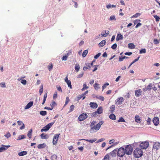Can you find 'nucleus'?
<instances>
[{"label":"nucleus","mask_w":160,"mask_h":160,"mask_svg":"<svg viewBox=\"0 0 160 160\" xmlns=\"http://www.w3.org/2000/svg\"><path fill=\"white\" fill-rule=\"evenodd\" d=\"M103 123V121H101L95 126L91 127L90 131L91 133H93L97 132L100 128L101 125Z\"/></svg>","instance_id":"nucleus-1"},{"label":"nucleus","mask_w":160,"mask_h":160,"mask_svg":"<svg viewBox=\"0 0 160 160\" xmlns=\"http://www.w3.org/2000/svg\"><path fill=\"white\" fill-rule=\"evenodd\" d=\"M133 153L135 157L139 158L142 156L143 152L142 150L139 148H137L134 150Z\"/></svg>","instance_id":"nucleus-2"},{"label":"nucleus","mask_w":160,"mask_h":160,"mask_svg":"<svg viewBox=\"0 0 160 160\" xmlns=\"http://www.w3.org/2000/svg\"><path fill=\"white\" fill-rule=\"evenodd\" d=\"M132 148L130 145H128L125 148V152L127 155H129L131 154L132 153Z\"/></svg>","instance_id":"nucleus-3"},{"label":"nucleus","mask_w":160,"mask_h":160,"mask_svg":"<svg viewBox=\"0 0 160 160\" xmlns=\"http://www.w3.org/2000/svg\"><path fill=\"white\" fill-rule=\"evenodd\" d=\"M117 155L120 157H123L125 154L124 148L121 147L119 148L117 151Z\"/></svg>","instance_id":"nucleus-4"},{"label":"nucleus","mask_w":160,"mask_h":160,"mask_svg":"<svg viewBox=\"0 0 160 160\" xmlns=\"http://www.w3.org/2000/svg\"><path fill=\"white\" fill-rule=\"evenodd\" d=\"M149 143L147 141L142 142L140 144V147L141 149H145L148 147Z\"/></svg>","instance_id":"nucleus-5"},{"label":"nucleus","mask_w":160,"mask_h":160,"mask_svg":"<svg viewBox=\"0 0 160 160\" xmlns=\"http://www.w3.org/2000/svg\"><path fill=\"white\" fill-rule=\"evenodd\" d=\"M88 118V115L87 114L83 113L79 115L78 118V120L79 121H83Z\"/></svg>","instance_id":"nucleus-6"},{"label":"nucleus","mask_w":160,"mask_h":160,"mask_svg":"<svg viewBox=\"0 0 160 160\" xmlns=\"http://www.w3.org/2000/svg\"><path fill=\"white\" fill-rule=\"evenodd\" d=\"M124 99L122 97L118 98L116 100V104L117 105H120L122 104L124 101Z\"/></svg>","instance_id":"nucleus-7"},{"label":"nucleus","mask_w":160,"mask_h":160,"mask_svg":"<svg viewBox=\"0 0 160 160\" xmlns=\"http://www.w3.org/2000/svg\"><path fill=\"white\" fill-rule=\"evenodd\" d=\"M54 122H52L50 123L45 126L44 128L45 129V132L47 131L54 124Z\"/></svg>","instance_id":"nucleus-8"},{"label":"nucleus","mask_w":160,"mask_h":160,"mask_svg":"<svg viewBox=\"0 0 160 160\" xmlns=\"http://www.w3.org/2000/svg\"><path fill=\"white\" fill-rule=\"evenodd\" d=\"M60 135V134H56L53 137L52 142L54 145L56 144L57 143L58 139Z\"/></svg>","instance_id":"nucleus-9"},{"label":"nucleus","mask_w":160,"mask_h":160,"mask_svg":"<svg viewBox=\"0 0 160 160\" xmlns=\"http://www.w3.org/2000/svg\"><path fill=\"white\" fill-rule=\"evenodd\" d=\"M152 122L155 126H157L159 123V119L158 117H155L153 118L152 120Z\"/></svg>","instance_id":"nucleus-10"},{"label":"nucleus","mask_w":160,"mask_h":160,"mask_svg":"<svg viewBox=\"0 0 160 160\" xmlns=\"http://www.w3.org/2000/svg\"><path fill=\"white\" fill-rule=\"evenodd\" d=\"M153 148L156 149V150H158L160 148V143L158 142H154L153 146Z\"/></svg>","instance_id":"nucleus-11"},{"label":"nucleus","mask_w":160,"mask_h":160,"mask_svg":"<svg viewBox=\"0 0 160 160\" xmlns=\"http://www.w3.org/2000/svg\"><path fill=\"white\" fill-rule=\"evenodd\" d=\"M10 145H2L1 147L0 148V152H2L6 150L8 148L10 147Z\"/></svg>","instance_id":"nucleus-12"},{"label":"nucleus","mask_w":160,"mask_h":160,"mask_svg":"<svg viewBox=\"0 0 160 160\" xmlns=\"http://www.w3.org/2000/svg\"><path fill=\"white\" fill-rule=\"evenodd\" d=\"M65 82L67 83L68 85V87L70 88H72V86L71 85V82L70 80H68V76L65 78Z\"/></svg>","instance_id":"nucleus-13"},{"label":"nucleus","mask_w":160,"mask_h":160,"mask_svg":"<svg viewBox=\"0 0 160 160\" xmlns=\"http://www.w3.org/2000/svg\"><path fill=\"white\" fill-rule=\"evenodd\" d=\"M72 52L71 51H69L68 52L65 56H64L62 58V60L66 61L67 60L68 57L71 54Z\"/></svg>","instance_id":"nucleus-14"},{"label":"nucleus","mask_w":160,"mask_h":160,"mask_svg":"<svg viewBox=\"0 0 160 160\" xmlns=\"http://www.w3.org/2000/svg\"><path fill=\"white\" fill-rule=\"evenodd\" d=\"M103 112V109L101 107H99L98 109H97V110L95 112H94L93 113H95L94 115H95L96 113H98L99 114H101Z\"/></svg>","instance_id":"nucleus-15"},{"label":"nucleus","mask_w":160,"mask_h":160,"mask_svg":"<svg viewBox=\"0 0 160 160\" xmlns=\"http://www.w3.org/2000/svg\"><path fill=\"white\" fill-rule=\"evenodd\" d=\"M142 91L140 89H139L135 91V95L137 97H139L142 93Z\"/></svg>","instance_id":"nucleus-16"},{"label":"nucleus","mask_w":160,"mask_h":160,"mask_svg":"<svg viewBox=\"0 0 160 160\" xmlns=\"http://www.w3.org/2000/svg\"><path fill=\"white\" fill-rule=\"evenodd\" d=\"M90 107L92 108H96L98 107V104L96 103L91 102L90 103Z\"/></svg>","instance_id":"nucleus-17"},{"label":"nucleus","mask_w":160,"mask_h":160,"mask_svg":"<svg viewBox=\"0 0 160 160\" xmlns=\"http://www.w3.org/2000/svg\"><path fill=\"white\" fill-rule=\"evenodd\" d=\"M123 39L122 35L120 33L118 34L117 35L116 40L117 41H118Z\"/></svg>","instance_id":"nucleus-18"},{"label":"nucleus","mask_w":160,"mask_h":160,"mask_svg":"<svg viewBox=\"0 0 160 160\" xmlns=\"http://www.w3.org/2000/svg\"><path fill=\"white\" fill-rule=\"evenodd\" d=\"M33 102L32 101H31L29 102L27 105L25 107V109H28L31 107L33 105Z\"/></svg>","instance_id":"nucleus-19"},{"label":"nucleus","mask_w":160,"mask_h":160,"mask_svg":"<svg viewBox=\"0 0 160 160\" xmlns=\"http://www.w3.org/2000/svg\"><path fill=\"white\" fill-rule=\"evenodd\" d=\"M117 152V149H115L110 153V154L112 157H115Z\"/></svg>","instance_id":"nucleus-20"},{"label":"nucleus","mask_w":160,"mask_h":160,"mask_svg":"<svg viewBox=\"0 0 160 160\" xmlns=\"http://www.w3.org/2000/svg\"><path fill=\"white\" fill-rule=\"evenodd\" d=\"M109 32L108 31L106 32V30H103L102 31L101 33L102 37H106L108 34Z\"/></svg>","instance_id":"nucleus-21"},{"label":"nucleus","mask_w":160,"mask_h":160,"mask_svg":"<svg viewBox=\"0 0 160 160\" xmlns=\"http://www.w3.org/2000/svg\"><path fill=\"white\" fill-rule=\"evenodd\" d=\"M97 140V139L96 138H94V139H92V140L85 139H79V140L81 141V140H84L87 141L88 142H90L91 143H93V142H95Z\"/></svg>","instance_id":"nucleus-22"},{"label":"nucleus","mask_w":160,"mask_h":160,"mask_svg":"<svg viewBox=\"0 0 160 160\" xmlns=\"http://www.w3.org/2000/svg\"><path fill=\"white\" fill-rule=\"evenodd\" d=\"M115 107L114 105H112L110 108L109 111L111 113H113L115 110Z\"/></svg>","instance_id":"nucleus-23"},{"label":"nucleus","mask_w":160,"mask_h":160,"mask_svg":"<svg viewBox=\"0 0 160 160\" xmlns=\"http://www.w3.org/2000/svg\"><path fill=\"white\" fill-rule=\"evenodd\" d=\"M135 121L137 123H140L141 122V120L140 117L138 115H136L135 117Z\"/></svg>","instance_id":"nucleus-24"},{"label":"nucleus","mask_w":160,"mask_h":160,"mask_svg":"<svg viewBox=\"0 0 160 160\" xmlns=\"http://www.w3.org/2000/svg\"><path fill=\"white\" fill-rule=\"evenodd\" d=\"M46 146V145L45 144L43 143L42 144H38L37 146V147L39 149L43 148L45 147Z\"/></svg>","instance_id":"nucleus-25"},{"label":"nucleus","mask_w":160,"mask_h":160,"mask_svg":"<svg viewBox=\"0 0 160 160\" xmlns=\"http://www.w3.org/2000/svg\"><path fill=\"white\" fill-rule=\"evenodd\" d=\"M27 154V152L26 151H23L22 152H19L18 155L19 156H22L25 155Z\"/></svg>","instance_id":"nucleus-26"},{"label":"nucleus","mask_w":160,"mask_h":160,"mask_svg":"<svg viewBox=\"0 0 160 160\" xmlns=\"http://www.w3.org/2000/svg\"><path fill=\"white\" fill-rule=\"evenodd\" d=\"M40 136H41V138L42 139H47L48 138V135H47V134H45L44 133H42L40 135Z\"/></svg>","instance_id":"nucleus-27"},{"label":"nucleus","mask_w":160,"mask_h":160,"mask_svg":"<svg viewBox=\"0 0 160 160\" xmlns=\"http://www.w3.org/2000/svg\"><path fill=\"white\" fill-rule=\"evenodd\" d=\"M80 68L79 64L78 63L76 64L75 66V69L77 72H78Z\"/></svg>","instance_id":"nucleus-28"},{"label":"nucleus","mask_w":160,"mask_h":160,"mask_svg":"<svg viewBox=\"0 0 160 160\" xmlns=\"http://www.w3.org/2000/svg\"><path fill=\"white\" fill-rule=\"evenodd\" d=\"M128 48L130 49H134L135 48V45L132 43H130L128 44Z\"/></svg>","instance_id":"nucleus-29"},{"label":"nucleus","mask_w":160,"mask_h":160,"mask_svg":"<svg viewBox=\"0 0 160 160\" xmlns=\"http://www.w3.org/2000/svg\"><path fill=\"white\" fill-rule=\"evenodd\" d=\"M110 118L113 120H115L116 119V116L113 113H111L109 116V117Z\"/></svg>","instance_id":"nucleus-30"},{"label":"nucleus","mask_w":160,"mask_h":160,"mask_svg":"<svg viewBox=\"0 0 160 160\" xmlns=\"http://www.w3.org/2000/svg\"><path fill=\"white\" fill-rule=\"evenodd\" d=\"M106 43V41L104 40H102L99 43V45L100 47H102L104 46Z\"/></svg>","instance_id":"nucleus-31"},{"label":"nucleus","mask_w":160,"mask_h":160,"mask_svg":"<svg viewBox=\"0 0 160 160\" xmlns=\"http://www.w3.org/2000/svg\"><path fill=\"white\" fill-rule=\"evenodd\" d=\"M32 129H30L28 133V137L29 138H32Z\"/></svg>","instance_id":"nucleus-32"},{"label":"nucleus","mask_w":160,"mask_h":160,"mask_svg":"<svg viewBox=\"0 0 160 160\" xmlns=\"http://www.w3.org/2000/svg\"><path fill=\"white\" fill-rule=\"evenodd\" d=\"M53 68V65L52 63H50L48 65V68L49 71H51L52 69Z\"/></svg>","instance_id":"nucleus-33"},{"label":"nucleus","mask_w":160,"mask_h":160,"mask_svg":"<svg viewBox=\"0 0 160 160\" xmlns=\"http://www.w3.org/2000/svg\"><path fill=\"white\" fill-rule=\"evenodd\" d=\"M74 107L75 106L73 105H72L70 107L69 110L68 112L69 113L72 112L74 110Z\"/></svg>","instance_id":"nucleus-34"},{"label":"nucleus","mask_w":160,"mask_h":160,"mask_svg":"<svg viewBox=\"0 0 160 160\" xmlns=\"http://www.w3.org/2000/svg\"><path fill=\"white\" fill-rule=\"evenodd\" d=\"M88 87L87 86L86 82L84 83L83 85V88L82 89V91H84L85 89H88Z\"/></svg>","instance_id":"nucleus-35"},{"label":"nucleus","mask_w":160,"mask_h":160,"mask_svg":"<svg viewBox=\"0 0 160 160\" xmlns=\"http://www.w3.org/2000/svg\"><path fill=\"white\" fill-rule=\"evenodd\" d=\"M40 88L39 90V92L40 95H41L43 91V85H41Z\"/></svg>","instance_id":"nucleus-36"},{"label":"nucleus","mask_w":160,"mask_h":160,"mask_svg":"<svg viewBox=\"0 0 160 160\" xmlns=\"http://www.w3.org/2000/svg\"><path fill=\"white\" fill-rule=\"evenodd\" d=\"M88 52V50H84L82 54V56L83 57H85L86 55L87 54Z\"/></svg>","instance_id":"nucleus-37"},{"label":"nucleus","mask_w":160,"mask_h":160,"mask_svg":"<svg viewBox=\"0 0 160 160\" xmlns=\"http://www.w3.org/2000/svg\"><path fill=\"white\" fill-rule=\"evenodd\" d=\"M25 138V137L23 135H21L19 136L18 140H20L24 139Z\"/></svg>","instance_id":"nucleus-38"},{"label":"nucleus","mask_w":160,"mask_h":160,"mask_svg":"<svg viewBox=\"0 0 160 160\" xmlns=\"http://www.w3.org/2000/svg\"><path fill=\"white\" fill-rule=\"evenodd\" d=\"M109 85V84L108 82L104 84L102 87V91H103L106 87L107 86H108Z\"/></svg>","instance_id":"nucleus-39"},{"label":"nucleus","mask_w":160,"mask_h":160,"mask_svg":"<svg viewBox=\"0 0 160 160\" xmlns=\"http://www.w3.org/2000/svg\"><path fill=\"white\" fill-rule=\"evenodd\" d=\"M40 114L42 116H45L47 114V112L45 111H41L40 112Z\"/></svg>","instance_id":"nucleus-40"},{"label":"nucleus","mask_w":160,"mask_h":160,"mask_svg":"<svg viewBox=\"0 0 160 160\" xmlns=\"http://www.w3.org/2000/svg\"><path fill=\"white\" fill-rule=\"evenodd\" d=\"M52 108H53L57 105V103L55 102V101H53L52 102V103L50 104Z\"/></svg>","instance_id":"nucleus-41"},{"label":"nucleus","mask_w":160,"mask_h":160,"mask_svg":"<svg viewBox=\"0 0 160 160\" xmlns=\"http://www.w3.org/2000/svg\"><path fill=\"white\" fill-rule=\"evenodd\" d=\"M147 87L148 89V90L150 91V90H151L152 88V83H149V85H148Z\"/></svg>","instance_id":"nucleus-42"},{"label":"nucleus","mask_w":160,"mask_h":160,"mask_svg":"<svg viewBox=\"0 0 160 160\" xmlns=\"http://www.w3.org/2000/svg\"><path fill=\"white\" fill-rule=\"evenodd\" d=\"M141 14L139 13H136L134 15H133L132 17V18H137L138 17L140 16V15Z\"/></svg>","instance_id":"nucleus-43"},{"label":"nucleus","mask_w":160,"mask_h":160,"mask_svg":"<svg viewBox=\"0 0 160 160\" xmlns=\"http://www.w3.org/2000/svg\"><path fill=\"white\" fill-rule=\"evenodd\" d=\"M109 156L108 154L106 155L102 160H109Z\"/></svg>","instance_id":"nucleus-44"},{"label":"nucleus","mask_w":160,"mask_h":160,"mask_svg":"<svg viewBox=\"0 0 160 160\" xmlns=\"http://www.w3.org/2000/svg\"><path fill=\"white\" fill-rule=\"evenodd\" d=\"M98 86L99 84L98 83H95V84H94V87L96 90H97L99 88L98 87Z\"/></svg>","instance_id":"nucleus-45"},{"label":"nucleus","mask_w":160,"mask_h":160,"mask_svg":"<svg viewBox=\"0 0 160 160\" xmlns=\"http://www.w3.org/2000/svg\"><path fill=\"white\" fill-rule=\"evenodd\" d=\"M69 101H70V100L69 99V98L68 97H67L66 98V101H65V104L64 105V107H65L66 105L68 104V102H69Z\"/></svg>","instance_id":"nucleus-46"},{"label":"nucleus","mask_w":160,"mask_h":160,"mask_svg":"<svg viewBox=\"0 0 160 160\" xmlns=\"http://www.w3.org/2000/svg\"><path fill=\"white\" fill-rule=\"evenodd\" d=\"M125 122V120L122 117H121L120 118L119 120L118 121V122Z\"/></svg>","instance_id":"nucleus-47"},{"label":"nucleus","mask_w":160,"mask_h":160,"mask_svg":"<svg viewBox=\"0 0 160 160\" xmlns=\"http://www.w3.org/2000/svg\"><path fill=\"white\" fill-rule=\"evenodd\" d=\"M146 49L145 48L142 49L139 51V53L141 54L142 53H146Z\"/></svg>","instance_id":"nucleus-48"},{"label":"nucleus","mask_w":160,"mask_h":160,"mask_svg":"<svg viewBox=\"0 0 160 160\" xmlns=\"http://www.w3.org/2000/svg\"><path fill=\"white\" fill-rule=\"evenodd\" d=\"M109 19H110V20H116V19L115 18V16L114 15L111 16L110 17Z\"/></svg>","instance_id":"nucleus-49"},{"label":"nucleus","mask_w":160,"mask_h":160,"mask_svg":"<svg viewBox=\"0 0 160 160\" xmlns=\"http://www.w3.org/2000/svg\"><path fill=\"white\" fill-rule=\"evenodd\" d=\"M21 82L23 84L25 85L26 84L27 81L25 80L22 79L21 81Z\"/></svg>","instance_id":"nucleus-50"},{"label":"nucleus","mask_w":160,"mask_h":160,"mask_svg":"<svg viewBox=\"0 0 160 160\" xmlns=\"http://www.w3.org/2000/svg\"><path fill=\"white\" fill-rule=\"evenodd\" d=\"M154 17L156 21L157 22L159 20V19H160V18L157 15L154 16Z\"/></svg>","instance_id":"nucleus-51"},{"label":"nucleus","mask_w":160,"mask_h":160,"mask_svg":"<svg viewBox=\"0 0 160 160\" xmlns=\"http://www.w3.org/2000/svg\"><path fill=\"white\" fill-rule=\"evenodd\" d=\"M117 44L116 43H114L112 46L111 48L113 49H115L117 48Z\"/></svg>","instance_id":"nucleus-52"},{"label":"nucleus","mask_w":160,"mask_h":160,"mask_svg":"<svg viewBox=\"0 0 160 160\" xmlns=\"http://www.w3.org/2000/svg\"><path fill=\"white\" fill-rule=\"evenodd\" d=\"M147 122L148 123V125H150L151 124V119L148 117L147 120Z\"/></svg>","instance_id":"nucleus-53"},{"label":"nucleus","mask_w":160,"mask_h":160,"mask_svg":"<svg viewBox=\"0 0 160 160\" xmlns=\"http://www.w3.org/2000/svg\"><path fill=\"white\" fill-rule=\"evenodd\" d=\"M1 87L2 88H5L6 87L5 83V82H2L0 83Z\"/></svg>","instance_id":"nucleus-54"},{"label":"nucleus","mask_w":160,"mask_h":160,"mask_svg":"<svg viewBox=\"0 0 160 160\" xmlns=\"http://www.w3.org/2000/svg\"><path fill=\"white\" fill-rule=\"evenodd\" d=\"M57 94H58L57 92H54V93L53 94V98L54 99L56 98L57 97V96H58Z\"/></svg>","instance_id":"nucleus-55"},{"label":"nucleus","mask_w":160,"mask_h":160,"mask_svg":"<svg viewBox=\"0 0 160 160\" xmlns=\"http://www.w3.org/2000/svg\"><path fill=\"white\" fill-rule=\"evenodd\" d=\"M153 42L155 44H157L159 42V41L156 39H154L153 41Z\"/></svg>","instance_id":"nucleus-56"},{"label":"nucleus","mask_w":160,"mask_h":160,"mask_svg":"<svg viewBox=\"0 0 160 160\" xmlns=\"http://www.w3.org/2000/svg\"><path fill=\"white\" fill-rule=\"evenodd\" d=\"M101 54L100 53H99L95 56L94 58L95 59L98 58L101 55Z\"/></svg>","instance_id":"nucleus-57"},{"label":"nucleus","mask_w":160,"mask_h":160,"mask_svg":"<svg viewBox=\"0 0 160 160\" xmlns=\"http://www.w3.org/2000/svg\"><path fill=\"white\" fill-rule=\"evenodd\" d=\"M98 99L101 100L102 101H103L104 100V98L102 96H99Z\"/></svg>","instance_id":"nucleus-58"},{"label":"nucleus","mask_w":160,"mask_h":160,"mask_svg":"<svg viewBox=\"0 0 160 160\" xmlns=\"http://www.w3.org/2000/svg\"><path fill=\"white\" fill-rule=\"evenodd\" d=\"M57 89L58 91L61 92H62V88L60 86H59L58 87V86H57Z\"/></svg>","instance_id":"nucleus-59"},{"label":"nucleus","mask_w":160,"mask_h":160,"mask_svg":"<svg viewBox=\"0 0 160 160\" xmlns=\"http://www.w3.org/2000/svg\"><path fill=\"white\" fill-rule=\"evenodd\" d=\"M5 137H6L7 138H8L10 137L11 134L10 132H8L5 135Z\"/></svg>","instance_id":"nucleus-60"},{"label":"nucleus","mask_w":160,"mask_h":160,"mask_svg":"<svg viewBox=\"0 0 160 160\" xmlns=\"http://www.w3.org/2000/svg\"><path fill=\"white\" fill-rule=\"evenodd\" d=\"M83 95L82 94L80 95H79L78 96L77 99V100H79L80 99L83 97Z\"/></svg>","instance_id":"nucleus-61"},{"label":"nucleus","mask_w":160,"mask_h":160,"mask_svg":"<svg viewBox=\"0 0 160 160\" xmlns=\"http://www.w3.org/2000/svg\"><path fill=\"white\" fill-rule=\"evenodd\" d=\"M51 158L52 159H54L56 160L57 158V156L56 155H53L52 156Z\"/></svg>","instance_id":"nucleus-62"},{"label":"nucleus","mask_w":160,"mask_h":160,"mask_svg":"<svg viewBox=\"0 0 160 160\" xmlns=\"http://www.w3.org/2000/svg\"><path fill=\"white\" fill-rule=\"evenodd\" d=\"M96 123V122L95 121H92V122H91L90 125L91 128V127H93V126L95 125Z\"/></svg>","instance_id":"nucleus-63"},{"label":"nucleus","mask_w":160,"mask_h":160,"mask_svg":"<svg viewBox=\"0 0 160 160\" xmlns=\"http://www.w3.org/2000/svg\"><path fill=\"white\" fill-rule=\"evenodd\" d=\"M17 122L18 123V125H22L23 124V122L22 121H18Z\"/></svg>","instance_id":"nucleus-64"}]
</instances>
